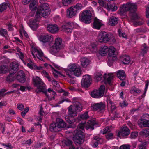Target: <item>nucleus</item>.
<instances>
[{
    "label": "nucleus",
    "instance_id": "nucleus-20",
    "mask_svg": "<svg viewBox=\"0 0 149 149\" xmlns=\"http://www.w3.org/2000/svg\"><path fill=\"white\" fill-rule=\"evenodd\" d=\"M130 133L129 129L126 126H124L121 127L120 130L117 134L118 137L121 138H124L128 135Z\"/></svg>",
    "mask_w": 149,
    "mask_h": 149
},
{
    "label": "nucleus",
    "instance_id": "nucleus-37",
    "mask_svg": "<svg viewBox=\"0 0 149 149\" xmlns=\"http://www.w3.org/2000/svg\"><path fill=\"white\" fill-rule=\"evenodd\" d=\"M108 23L111 26H115L116 25L118 22V19L116 17L112 16L108 20Z\"/></svg>",
    "mask_w": 149,
    "mask_h": 149
},
{
    "label": "nucleus",
    "instance_id": "nucleus-19",
    "mask_svg": "<svg viewBox=\"0 0 149 149\" xmlns=\"http://www.w3.org/2000/svg\"><path fill=\"white\" fill-rule=\"evenodd\" d=\"M76 24L73 22H67L64 23L62 26L63 30L66 32L70 33L72 28L74 27Z\"/></svg>",
    "mask_w": 149,
    "mask_h": 149
},
{
    "label": "nucleus",
    "instance_id": "nucleus-52",
    "mask_svg": "<svg viewBox=\"0 0 149 149\" xmlns=\"http://www.w3.org/2000/svg\"><path fill=\"white\" fill-rule=\"evenodd\" d=\"M138 132H132L130 136V138L131 139H135L138 136Z\"/></svg>",
    "mask_w": 149,
    "mask_h": 149
},
{
    "label": "nucleus",
    "instance_id": "nucleus-31",
    "mask_svg": "<svg viewBox=\"0 0 149 149\" xmlns=\"http://www.w3.org/2000/svg\"><path fill=\"white\" fill-rule=\"evenodd\" d=\"M72 141L68 139L64 140L61 141V144L63 146H70L69 149H75L74 147L72 145Z\"/></svg>",
    "mask_w": 149,
    "mask_h": 149
},
{
    "label": "nucleus",
    "instance_id": "nucleus-41",
    "mask_svg": "<svg viewBox=\"0 0 149 149\" xmlns=\"http://www.w3.org/2000/svg\"><path fill=\"white\" fill-rule=\"evenodd\" d=\"M11 72V73L7 77L6 80L7 81H13L15 79V75L13 72Z\"/></svg>",
    "mask_w": 149,
    "mask_h": 149
},
{
    "label": "nucleus",
    "instance_id": "nucleus-9",
    "mask_svg": "<svg viewBox=\"0 0 149 149\" xmlns=\"http://www.w3.org/2000/svg\"><path fill=\"white\" fill-rule=\"evenodd\" d=\"M56 123L51 124L50 127V130L52 132H57L60 130V128H64L66 126V124L62 119L57 118Z\"/></svg>",
    "mask_w": 149,
    "mask_h": 149
},
{
    "label": "nucleus",
    "instance_id": "nucleus-50",
    "mask_svg": "<svg viewBox=\"0 0 149 149\" xmlns=\"http://www.w3.org/2000/svg\"><path fill=\"white\" fill-rule=\"evenodd\" d=\"M77 11L81 10L83 7L81 3H77L76 5L72 6Z\"/></svg>",
    "mask_w": 149,
    "mask_h": 149
},
{
    "label": "nucleus",
    "instance_id": "nucleus-11",
    "mask_svg": "<svg viewBox=\"0 0 149 149\" xmlns=\"http://www.w3.org/2000/svg\"><path fill=\"white\" fill-rule=\"evenodd\" d=\"M68 116H66L65 117V118L67 122L70 124H72L74 123L76 121L75 118L71 119L70 118L76 116L77 115V112L74 110L72 108V105L69 106L68 109Z\"/></svg>",
    "mask_w": 149,
    "mask_h": 149
},
{
    "label": "nucleus",
    "instance_id": "nucleus-59",
    "mask_svg": "<svg viewBox=\"0 0 149 149\" xmlns=\"http://www.w3.org/2000/svg\"><path fill=\"white\" fill-rule=\"evenodd\" d=\"M19 32L20 34L21 35L24 34L26 37V38H28V36L27 33L26 32L24 31V29L22 28V29L20 30Z\"/></svg>",
    "mask_w": 149,
    "mask_h": 149
},
{
    "label": "nucleus",
    "instance_id": "nucleus-39",
    "mask_svg": "<svg viewBox=\"0 0 149 149\" xmlns=\"http://www.w3.org/2000/svg\"><path fill=\"white\" fill-rule=\"evenodd\" d=\"M87 49L93 53L96 52L97 50L96 45L94 42H91L88 46Z\"/></svg>",
    "mask_w": 149,
    "mask_h": 149
},
{
    "label": "nucleus",
    "instance_id": "nucleus-54",
    "mask_svg": "<svg viewBox=\"0 0 149 149\" xmlns=\"http://www.w3.org/2000/svg\"><path fill=\"white\" fill-rule=\"evenodd\" d=\"M109 127H106L104 128L101 131V133L104 134L108 132H109L111 130V129Z\"/></svg>",
    "mask_w": 149,
    "mask_h": 149
},
{
    "label": "nucleus",
    "instance_id": "nucleus-1",
    "mask_svg": "<svg viewBox=\"0 0 149 149\" xmlns=\"http://www.w3.org/2000/svg\"><path fill=\"white\" fill-rule=\"evenodd\" d=\"M96 125L95 121L93 119L88 121L85 125L84 123L79 124L78 129L73 133L74 136L73 137V140L75 144L76 145L80 144L84 142L83 131L84 130L85 126V128L87 130L91 129V130L94 129V126L96 127L97 126Z\"/></svg>",
    "mask_w": 149,
    "mask_h": 149
},
{
    "label": "nucleus",
    "instance_id": "nucleus-18",
    "mask_svg": "<svg viewBox=\"0 0 149 149\" xmlns=\"http://www.w3.org/2000/svg\"><path fill=\"white\" fill-rule=\"evenodd\" d=\"M92 78L88 74H86L83 76L81 81L82 86L84 87H88L91 84Z\"/></svg>",
    "mask_w": 149,
    "mask_h": 149
},
{
    "label": "nucleus",
    "instance_id": "nucleus-34",
    "mask_svg": "<svg viewBox=\"0 0 149 149\" xmlns=\"http://www.w3.org/2000/svg\"><path fill=\"white\" fill-rule=\"evenodd\" d=\"M108 52V47L107 46H103L100 47L99 53L100 55L105 56L107 54Z\"/></svg>",
    "mask_w": 149,
    "mask_h": 149
},
{
    "label": "nucleus",
    "instance_id": "nucleus-44",
    "mask_svg": "<svg viewBox=\"0 0 149 149\" xmlns=\"http://www.w3.org/2000/svg\"><path fill=\"white\" fill-rule=\"evenodd\" d=\"M141 92V91L140 89L136 88V87L134 86L132 87L130 90V93H139Z\"/></svg>",
    "mask_w": 149,
    "mask_h": 149
},
{
    "label": "nucleus",
    "instance_id": "nucleus-7",
    "mask_svg": "<svg viewBox=\"0 0 149 149\" xmlns=\"http://www.w3.org/2000/svg\"><path fill=\"white\" fill-rule=\"evenodd\" d=\"M137 9V5L136 3L132 2H128L121 6L119 13L122 15L127 11L129 10L134 11Z\"/></svg>",
    "mask_w": 149,
    "mask_h": 149
},
{
    "label": "nucleus",
    "instance_id": "nucleus-48",
    "mask_svg": "<svg viewBox=\"0 0 149 149\" xmlns=\"http://www.w3.org/2000/svg\"><path fill=\"white\" fill-rule=\"evenodd\" d=\"M6 91V90L4 89H3L1 90L0 91V97H4L5 95H6V94H7L8 93H11L12 92H14V91H10L9 92H8L6 93H5V92Z\"/></svg>",
    "mask_w": 149,
    "mask_h": 149
},
{
    "label": "nucleus",
    "instance_id": "nucleus-61",
    "mask_svg": "<svg viewBox=\"0 0 149 149\" xmlns=\"http://www.w3.org/2000/svg\"><path fill=\"white\" fill-rule=\"evenodd\" d=\"M39 114L40 115V117H39L37 119L39 121H41L42 119V116L44 114V112L43 111L41 110L40 112H39Z\"/></svg>",
    "mask_w": 149,
    "mask_h": 149
},
{
    "label": "nucleus",
    "instance_id": "nucleus-64",
    "mask_svg": "<svg viewBox=\"0 0 149 149\" xmlns=\"http://www.w3.org/2000/svg\"><path fill=\"white\" fill-rule=\"evenodd\" d=\"M146 15L147 18H149V5L146 8Z\"/></svg>",
    "mask_w": 149,
    "mask_h": 149
},
{
    "label": "nucleus",
    "instance_id": "nucleus-14",
    "mask_svg": "<svg viewBox=\"0 0 149 149\" xmlns=\"http://www.w3.org/2000/svg\"><path fill=\"white\" fill-rule=\"evenodd\" d=\"M105 89V86L102 85L98 90H95L93 91L91 93V96L93 98H100L103 96Z\"/></svg>",
    "mask_w": 149,
    "mask_h": 149
},
{
    "label": "nucleus",
    "instance_id": "nucleus-21",
    "mask_svg": "<svg viewBox=\"0 0 149 149\" xmlns=\"http://www.w3.org/2000/svg\"><path fill=\"white\" fill-rule=\"evenodd\" d=\"M132 21L135 26L143 24L144 22L142 20L138 15L134 13L132 17Z\"/></svg>",
    "mask_w": 149,
    "mask_h": 149
},
{
    "label": "nucleus",
    "instance_id": "nucleus-32",
    "mask_svg": "<svg viewBox=\"0 0 149 149\" xmlns=\"http://www.w3.org/2000/svg\"><path fill=\"white\" fill-rule=\"evenodd\" d=\"M101 140L100 138L97 136H96L94 137L91 143V145L93 148H96L97 147L99 143H100V140Z\"/></svg>",
    "mask_w": 149,
    "mask_h": 149
},
{
    "label": "nucleus",
    "instance_id": "nucleus-4",
    "mask_svg": "<svg viewBox=\"0 0 149 149\" xmlns=\"http://www.w3.org/2000/svg\"><path fill=\"white\" fill-rule=\"evenodd\" d=\"M64 70L67 75L70 77H71L73 74L79 77L81 74L80 67L74 63L69 64L67 68L64 69Z\"/></svg>",
    "mask_w": 149,
    "mask_h": 149
},
{
    "label": "nucleus",
    "instance_id": "nucleus-63",
    "mask_svg": "<svg viewBox=\"0 0 149 149\" xmlns=\"http://www.w3.org/2000/svg\"><path fill=\"white\" fill-rule=\"evenodd\" d=\"M120 149H130V146L128 144L123 145L120 147Z\"/></svg>",
    "mask_w": 149,
    "mask_h": 149
},
{
    "label": "nucleus",
    "instance_id": "nucleus-25",
    "mask_svg": "<svg viewBox=\"0 0 149 149\" xmlns=\"http://www.w3.org/2000/svg\"><path fill=\"white\" fill-rule=\"evenodd\" d=\"M37 6V0H33L30 3L29 5V8L31 11L30 14V16H33L34 15L33 11L36 10Z\"/></svg>",
    "mask_w": 149,
    "mask_h": 149
},
{
    "label": "nucleus",
    "instance_id": "nucleus-58",
    "mask_svg": "<svg viewBox=\"0 0 149 149\" xmlns=\"http://www.w3.org/2000/svg\"><path fill=\"white\" fill-rule=\"evenodd\" d=\"M118 32L119 36L120 37H122L126 39L127 38V36L125 34L123 33H122L121 32L120 29H118Z\"/></svg>",
    "mask_w": 149,
    "mask_h": 149
},
{
    "label": "nucleus",
    "instance_id": "nucleus-57",
    "mask_svg": "<svg viewBox=\"0 0 149 149\" xmlns=\"http://www.w3.org/2000/svg\"><path fill=\"white\" fill-rule=\"evenodd\" d=\"M13 41L14 42H19L20 43V45L21 46H24L23 44L22 43V41L20 40L17 37H15L13 38Z\"/></svg>",
    "mask_w": 149,
    "mask_h": 149
},
{
    "label": "nucleus",
    "instance_id": "nucleus-42",
    "mask_svg": "<svg viewBox=\"0 0 149 149\" xmlns=\"http://www.w3.org/2000/svg\"><path fill=\"white\" fill-rule=\"evenodd\" d=\"M8 70V67L6 65H2L0 66V74L5 73Z\"/></svg>",
    "mask_w": 149,
    "mask_h": 149
},
{
    "label": "nucleus",
    "instance_id": "nucleus-35",
    "mask_svg": "<svg viewBox=\"0 0 149 149\" xmlns=\"http://www.w3.org/2000/svg\"><path fill=\"white\" fill-rule=\"evenodd\" d=\"M107 109L111 112H112L116 109L115 104L111 101L107 102Z\"/></svg>",
    "mask_w": 149,
    "mask_h": 149
},
{
    "label": "nucleus",
    "instance_id": "nucleus-12",
    "mask_svg": "<svg viewBox=\"0 0 149 149\" xmlns=\"http://www.w3.org/2000/svg\"><path fill=\"white\" fill-rule=\"evenodd\" d=\"M108 63L109 65V63H110V65H109L111 66L112 64L113 61L117 59V57L115 54L116 49L113 46H110L108 47Z\"/></svg>",
    "mask_w": 149,
    "mask_h": 149
},
{
    "label": "nucleus",
    "instance_id": "nucleus-6",
    "mask_svg": "<svg viewBox=\"0 0 149 149\" xmlns=\"http://www.w3.org/2000/svg\"><path fill=\"white\" fill-rule=\"evenodd\" d=\"M32 80L34 84L37 88L38 92H47L46 86L40 78L36 76L33 77Z\"/></svg>",
    "mask_w": 149,
    "mask_h": 149
},
{
    "label": "nucleus",
    "instance_id": "nucleus-43",
    "mask_svg": "<svg viewBox=\"0 0 149 149\" xmlns=\"http://www.w3.org/2000/svg\"><path fill=\"white\" fill-rule=\"evenodd\" d=\"M130 62V58L129 56L125 55L123 57L122 62L124 64H128Z\"/></svg>",
    "mask_w": 149,
    "mask_h": 149
},
{
    "label": "nucleus",
    "instance_id": "nucleus-24",
    "mask_svg": "<svg viewBox=\"0 0 149 149\" xmlns=\"http://www.w3.org/2000/svg\"><path fill=\"white\" fill-rule=\"evenodd\" d=\"M104 25V23L102 21L95 18L93 22V28L99 29L101 26Z\"/></svg>",
    "mask_w": 149,
    "mask_h": 149
},
{
    "label": "nucleus",
    "instance_id": "nucleus-33",
    "mask_svg": "<svg viewBox=\"0 0 149 149\" xmlns=\"http://www.w3.org/2000/svg\"><path fill=\"white\" fill-rule=\"evenodd\" d=\"M92 107L94 110H102L104 109L105 105L102 103H97L94 104L92 106Z\"/></svg>",
    "mask_w": 149,
    "mask_h": 149
},
{
    "label": "nucleus",
    "instance_id": "nucleus-29",
    "mask_svg": "<svg viewBox=\"0 0 149 149\" xmlns=\"http://www.w3.org/2000/svg\"><path fill=\"white\" fill-rule=\"evenodd\" d=\"M114 77V75L113 73H109L107 74H105L104 78L106 83L110 84Z\"/></svg>",
    "mask_w": 149,
    "mask_h": 149
},
{
    "label": "nucleus",
    "instance_id": "nucleus-46",
    "mask_svg": "<svg viewBox=\"0 0 149 149\" xmlns=\"http://www.w3.org/2000/svg\"><path fill=\"white\" fill-rule=\"evenodd\" d=\"M8 6V5L5 3H3L0 5V12H2L5 10Z\"/></svg>",
    "mask_w": 149,
    "mask_h": 149
},
{
    "label": "nucleus",
    "instance_id": "nucleus-10",
    "mask_svg": "<svg viewBox=\"0 0 149 149\" xmlns=\"http://www.w3.org/2000/svg\"><path fill=\"white\" fill-rule=\"evenodd\" d=\"M62 39L59 37H57L55 40L54 43L50 49V52L52 54H55L59 52L62 48Z\"/></svg>",
    "mask_w": 149,
    "mask_h": 149
},
{
    "label": "nucleus",
    "instance_id": "nucleus-3",
    "mask_svg": "<svg viewBox=\"0 0 149 149\" xmlns=\"http://www.w3.org/2000/svg\"><path fill=\"white\" fill-rule=\"evenodd\" d=\"M17 50L18 53H16L17 57H18L24 63L27 65V66L31 69H34L37 70H40L43 69V67L39 66H37L35 63L30 58H28L26 61V63L24 60L26 57L24 54L21 52V49L19 47H17Z\"/></svg>",
    "mask_w": 149,
    "mask_h": 149
},
{
    "label": "nucleus",
    "instance_id": "nucleus-40",
    "mask_svg": "<svg viewBox=\"0 0 149 149\" xmlns=\"http://www.w3.org/2000/svg\"><path fill=\"white\" fill-rule=\"evenodd\" d=\"M139 134L145 137H147L149 136V129L147 128L143 130L139 133Z\"/></svg>",
    "mask_w": 149,
    "mask_h": 149
},
{
    "label": "nucleus",
    "instance_id": "nucleus-60",
    "mask_svg": "<svg viewBox=\"0 0 149 149\" xmlns=\"http://www.w3.org/2000/svg\"><path fill=\"white\" fill-rule=\"evenodd\" d=\"M107 10L110 11L111 10L112 8L113 7V6H112L111 4H108L107 5H105L104 7Z\"/></svg>",
    "mask_w": 149,
    "mask_h": 149
},
{
    "label": "nucleus",
    "instance_id": "nucleus-49",
    "mask_svg": "<svg viewBox=\"0 0 149 149\" xmlns=\"http://www.w3.org/2000/svg\"><path fill=\"white\" fill-rule=\"evenodd\" d=\"M102 77V75L100 73H97L95 74V79L97 81L101 80Z\"/></svg>",
    "mask_w": 149,
    "mask_h": 149
},
{
    "label": "nucleus",
    "instance_id": "nucleus-51",
    "mask_svg": "<svg viewBox=\"0 0 149 149\" xmlns=\"http://www.w3.org/2000/svg\"><path fill=\"white\" fill-rule=\"evenodd\" d=\"M42 74L45 77H46L49 81H50L51 79L48 73L45 70H43L42 72Z\"/></svg>",
    "mask_w": 149,
    "mask_h": 149
},
{
    "label": "nucleus",
    "instance_id": "nucleus-53",
    "mask_svg": "<svg viewBox=\"0 0 149 149\" xmlns=\"http://www.w3.org/2000/svg\"><path fill=\"white\" fill-rule=\"evenodd\" d=\"M0 35L6 37L7 35L6 30L5 29L0 30Z\"/></svg>",
    "mask_w": 149,
    "mask_h": 149
},
{
    "label": "nucleus",
    "instance_id": "nucleus-8",
    "mask_svg": "<svg viewBox=\"0 0 149 149\" xmlns=\"http://www.w3.org/2000/svg\"><path fill=\"white\" fill-rule=\"evenodd\" d=\"M90 9V10H86L82 13L79 17L80 21L87 23L91 22L92 15L94 14V12L92 8Z\"/></svg>",
    "mask_w": 149,
    "mask_h": 149
},
{
    "label": "nucleus",
    "instance_id": "nucleus-17",
    "mask_svg": "<svg viewBox=\"0 0 149 149\" xmlns=\"http://www.w3.org/2000/svg\"><path fill=\"white\" fill-rule=\"evenodd\" d=\"M98 38L99 41L100 42H107L110 40H112V38H111L109 35L104 31L100 32ZM113 41H115V40H114L113 39Z\"/></svg>",
    "mask_w": 149,
    "mask_h": 149
},
{
    "label": "nucleus",
    "instance_id": "nucleus-2",
    "mask_svg": "<svg viewBox=\"0 0 149 149\" xmlns=\"http://www.w3.org/2000/svg\"><path fill=\"white\" fill-rule=\"evenodd\" d=\"M50 13L49 5L44 3L39 7L37 9L35 19L30 21L28 23L29 26L33 30H36L40 26V16L44 17L48 15Z\"/></svg>",
    "mask_w": 149,
    "mask_h": 149
},
{
    "label": "nucleus",
    "instance_id": "nucleus-36",
    "mask_svg": "<svg viewBox=\"0 0 149 149\" xmlns=\"http://www.w3.org/2000/svg\"><path fill=\"white\" fill-rule=\"evenodd\" d=\"M44 65L47 69H51L52 70V71L54 77H57L60 74L58 72L55 70L52 65L47 63H45Z\"/></svg>",
    "mask_w": 149,
    "mask_h": 149
},
{
    "label": "nucleus",
    "instance_id": "nucleus-23",
    "mask_svg": "<svg viewBox=\"0 0 149 149\" xmlns=\"http://www.w3.org/2000/svg\"><path fill=\"white\" fill-rule=\"evenodd\" d=\"M15 78L19 82L24 83L25 80V74L22 70L19 71L15 75Z\"/></svg>",
    "mask_w": 149,
    "mask_h": 149
},
{
    "label": "nucleus",
    "instance_id": "nucleus-22",
    "mask_svg": "<svg viewBox=\"0 0 149 149\" xmlns=\"http://www.w3.org/2000/svg\"><path fill=\"white\" fill-rule=\"evenodd\" d=\"M47 29L49 32L53 34L56 33L59 30L58 26L54 24H48L47 26Z\"/></svg>",
    "mask_w": 149,
    "mask_h": 149
},
{
    "label": "nucleus",
    "instance_id": "nucleus-30",
    "mask_svg": "<svg viewBox=\"0 0 149 149\" xmlns=\"http://www.w3.org/2000/svg\"><path fill=\"white\" fill-rule=\"evenodd\" d=\"M72 108L77 112H80L82 110V107L81 104L78 102L76 101L73 103Z\"/></svg>",
    "mask_w": 149,
    "mask_h": 149
},
{
    "label": "nucleus",
    "instance_id": "nucleus-38",
    "mask_svg": "<svg viewBox=\"0 0 149 149\" xmlns=\"http://www.w3.org/2000/svg\"><path fill=\"white\" fill-rule=\"evenodd\" d=\"M117 76L121 80H124L125 78V74L123 70H119L117 72Z\"/></svg>",
    "mask_w": 149,
    "mask_h": 149
},
{
    "label": "nucleus",
    "instance_id": "nucleus-45",
    "mask_svg": "<svg viewBox=\"0 0 149 149\" xmlns=\"http://www.w3.org/2000/svg\"><path fill=\"white\" fill-rule=\"evenodd\" d=\"M148 49V47L145 44H144L142 45L141 47L142 51L141 54L143 56L146 53Z\"/></svg>",
    "mask_w": 149,
    "mask_h": 149
},
{
    "label": "nucleus",
    "instance_id": "nucleus-55",
    "mask_svg": "<svg viewBox=\"0 0 149 149\" xmlns=\"http://www.w3.org/2000/svg\"><path fill=\"white\" fill-rule=\"evenodd\" d=\"M147 142H145L140 145L139 146V149H145L147 147Z\"/></svg>",
    "mask_w": 149,
    "mask_h": 149
},
{
    "label": "nucleus",
    "instance_id": "nucleus-47",
    "mask_svg": "<svg viewBox=\"0 0 149 149\" xmlns=\"http://www.w3.org/2000/svg\"><path fill=\"white\" fill-rule=\"evenodd\" d=\"M89 117L88 114L87 112L85 113L84 114L80 115L78 117V119L79 120H81L84 119H87Z\"/></svg>",
    "mask_w": 149,
    "mask_h": 149
},
{
    "label": "nucleus",
    "instance_id": "nucleus-56",
    "mask_svg": "<svg viewBox=\"0 0 149 149\" xmlns=\"http://www.w3.org/2000/svg\"><path fill=\"white\" fill-rule=\"evenodd\" d=\"M52 84L53 85L54 88H58L59 87L60 85L58 82L54 80H53L52 81Z\"/></svg>",
    "mask_w": 149,
    "mask_h": 149
},
{
    "label": "nucleus",
    "instance_id": "nucleus-26",
    "mask_svg": "<svg viewBox=\"0 0 149 149\" xmlns=\"http://www.w3.org/2000/svg\"><path fill=\"white\" fill-rule=\"evenodd\" d=\"M77 13V11L72 6L67 9V15L68 17L71 18L75 16L76 15Z\"/></svg>",
    "mask_w": 149,
    "mask_h": 149
},
{
    "label": "nucleus",
    "instance_id": "nucleus-13",
    "mask_svg": "<svg viewBox=\"0 0 149 149\" xmlns=\"http://www.w3.org/2000/svg\"><path fill=\"white\" fill-rule=\"evenodd\" d=\"M37 37L39 40L43 44L46 43H49L53 40V37L52 35L47 34H38Z\"/></svg>",
    "mask_w": 149,
    "mask_h": 149
},
{
    "label": "nucleus",
    "instance_id": "nucleus-27",
    "mask_svg": "<svg viewBox=\"0 0 149 149\" xmlns=\"http://www.w3.org/2000/svg\"><path fill=\"white\" fill-rule=\"evenodd\" d=\"M19 63L17 61L12 62L10 65V72L14 73L18 70Z\"/></svg>",
    "mask_w": 149,
    "mask_h": 149
},
{
    "label": "nucleus",
    "instance_id": "nucleus-28",
    "mask_svg": "<svg viewBox=\"0 0 149 149\" xmlns=\"http://www.w3.org/2000/svg\"><path fill=\"white\" fill-rule=\"evenodd\" d=\"M80 62L81 66L83 68L86 67L90 63V61L89 59L86 57L81 58Z\"/></svg>",
    "mask_w": 149,
    "mask_h": 149
},
{
    "label": "nucleus",
    "instance_id": "nucleus-5",
    "mask_svg": "<svg viewBox=\"0 0 149 149\" xmlns=\"http://www.w3.org/2000/svg\"><path fill=\"white\" fill-rule=\"evenodd\" d=\"M31 47L32 54L35 59L37 58L39 60L44 61H49V59L43 54L40 49L37 47L36 44L31 43Z\"/></svg>",
    "mask_w": 149,
    "mask_h": 149
},
{
    "label": "nucleus",
    "instance_id": "nucleus-15",
    "mask_svg": "<svg viewBox=\"0 0 149 149\" xmlns=\"http://www.w3.org/2000/svg\"><path fill=\"white\" fill-rule=\"evenodd\" d=\"M143 118L139 120L138 121V125L141 127H149V115L145 114L143 116Z\"/></svg>",
    "mask_w": 149,
    "mask_h": 149
},
{
    "label": "nucleus",
    "instance_id": "nucleus-16",
    "mask_svg": "<svg viewBox=\"0 0 149 149\" xmlns=\"http://www.w3.org/2000/svg\"><path fill=\"white\" fill-rule=\"evenodd\" d=\"M83 46V44L81 42H79L75 44V45L70 46L69 49V53L74 54L77 51H82Z\"/></svg>",
    "mask_w": 149,
    "mask_h": 149
},
{
    "label": "nucleus",
    "instance_id": "nucleus-62",
    "mask_svg": "<svg viewBox=\"0 0 149 149\" xmlns=\"http://www.w3.org/2000/svg\"><path fill=\"white\" fill-rule=\"evenodd\" d=\"M29 110V108L26 107L23 111L21 112V115L22 116L24 117L25 114L28 112Z\"/></svg>",
    "mask_w": 149,
    "mask_h": 149
}]
</instances>
